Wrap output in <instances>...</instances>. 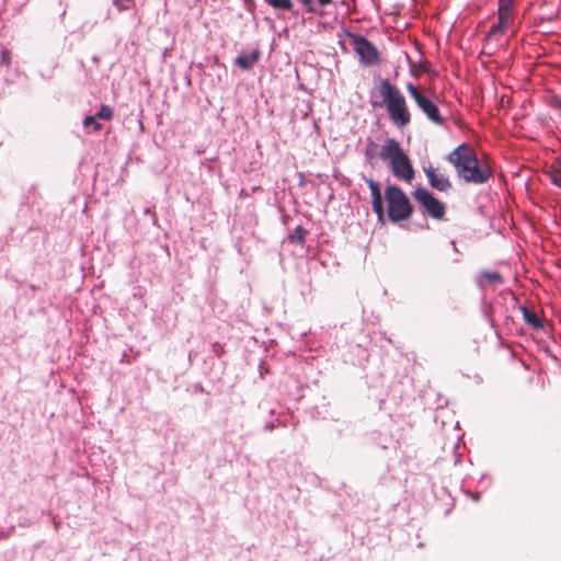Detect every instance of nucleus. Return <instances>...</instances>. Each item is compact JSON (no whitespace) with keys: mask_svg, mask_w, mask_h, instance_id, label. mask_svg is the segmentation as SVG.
Here are the masks:
<instances>
[{"mask_svg":"<svg viewBox=\"0 0 561 561\" xmlns=\"http://www.w3.org/2000/svg\"><path fill=\"white\" fill-rule=\"evenodd\" d=\"M321 7H327L332 3V0H317Z\"/></svg>","mask_w":561,"mask_h":561,"instance_id":"obj_25","label":"nucleus"},{"mask_svg":"<svg viewBox=\"0 0 561 561\" xmlns=\"http://www.w3.org/2000/svg\"><path fill=\"white\" fill-rule=\"evenodd\" d=\"M407 90L430 121L437 125L444 124V119L439 115V110L433 101L423 95L412 83L407 84Z\"/></svg>","mask_w":561,"mask_h":561,"instance_id":"obj_7","label":"nucleus"},{"mask_svg":"<svg viewBox=\"0 0 561 561\" xmlns=\"http://www.w3.org/2000/svg\"><path fill=\"white\" fill-rule=\"evenodd\" d=\"M481 276L486 278L489 282H491L493 284H499V283L503 282V277H502V275L499 272L484 271L481 274Z\"/></svg>","mask_w":561,"mask_h":561,"instance_id":"obj_18","label":"nucleus"},{"mask_svg":"<svg viewBox=\"0 0 561 561\" xmlns=\"http://www.w3.org/2000/svg\"><path fill=\"white\" fill-rule=\"evenodd\" d=\"M422 169L433 188L446 192L451 187L449 179L438 169L434 168L432 163H424Z\"/></svg>","mask_w":561,"mask_h":561,"instance_id":"obj_8","label":"nucleus"},{"mask_svg":"<svg viewBox=\"0 0 561 561\" xmlns=\"http://www.w3.org/2000/svg\"><path fill=\"white\" fill-rule=\"evenodd\" d=\"M260 58V51L253 49L250 53H242L236 59L234 64L242 70H249L257 62Z\"/></svg>","mask_w":561,"mask_h":561,"instance_id":"obj_10","label":"nucleus"},{"mask_svg":"<svg viewBox=\"0 0 561 561\" xmlns=\"http://www.w3.org/2000/svg\"><path fill=\"white\" fill-rule=\"evenodd\" d=\"M113 4L118 11H126L133 7L134 0H113Z\"/></svg>","mask_w":561,"mask_h":561,"instance_id":"obj_19","label":"nucleus"},{"mask_svg":"<svg viewBox=\"0 0 561 561\" xmlns=\"http://www.w3.org/2000/svg\"><path fill=\"white\" fill-rule=\"evenodd\" d=\"M99 119L110 121L113 117V110L107 105H102L94 114Z\"/></svg>","mask_w":561,"mask_h":561,"instance_id":"obj_17","label":"nucleus"},{"mask_svg":"<svg viewBox=\"0 0 561 561\" xmlns=\"http://www.w3.org/2000/svg\"><path fill=\"white\" fill-rule=\"evenodd\" d=\"M274 428V424L273 423H267L264 425V430L265 431H272Z\"/></svg>","mask_w":561,"mask_h":561,"instance_id":"obj_26","label":"nucleus"},{"mask_svg":"<svg viewBox=\"0 0 561 561\" xmlns=\"http://www.w3.org/2000/svg\"><path fill=\"white\" fill-rule=\"evenodd\" d=\"M378 146L374 142V141H369V145L365 151V156L367 159H371L373 157H375L377 153H376V150H377Z\"/></svg>","mask_w":561,"mask_h":561,"instance_id":"obj_21","label":"nucleus"},{"mask_svg":"<svg viewBox=\"0 0 561 561\" xmlns=\"http://www.w3.org/2000/svg\"><path fill=\"white\" fill-rule=\"evenodd\" d=\"M145 214H147V215L151 214L150 208H146Z\"/></svg>","mask_w":561,"mask_h":561,"instance_id":"obj_27","label":"nucleus"},{"mask_svg":"<svg viewBox=\"0 0 561 561\" xmlns=\"http://www.w3.org/2000/svg\"><path fill=\"white\" fill-rule=\"evenodd\" d=\"M96 119H99L95 115L87 116L83 121V126L85 128L92 127L93 131H99L102 128V124H100Z\"/></svg>","mask_w":561,"mask_h":561,"instance_id":"obj_16","label":"nucleus"},{"mask_svg":"<svg viewBox=\"0 0 561 561\" xmlns=\"http://www.w3.org/2000/svg\"><path fill=\"white\" fill-rule=\"evenodd\" d=\"M364 180L370 190L373 210L377 215L378 220L380 222H383L385 221V210H383L380 185L370 178H364Z\"/></svg>","mask_w":561,"mask_h":561,"instance_id":"obj_9","label":"nucleus"},{"mask_svg":"<svg viewBox=\"0 0 561 561\" xmlns=\"http://www.w3.org/2000/svg\"><path fill=\"white\" fill-rule=\"evenodd\" d=\"M499 20L502 24H508L510 26L514 22V8L512 9H497Z\"/></svg>","mask_w":561,"mask_h":561,"instance_id":"obj_14","label":"nucleus"},{"mask_svg":"<svg viewBox=\"0 0 561 561\" xmlns=\"http://www.w3.org/2000/svg\"><path fill=\"white\" fill-rule=\"evenodd\" d=\"M348 38L353 49L358 55L363 65L374 66L380 61L378 48L365 36L350 33Z\"/></svg>","mask_w":561,"mask_h":561,"instance_id":"obj_5","label":"nucleus"},{"mask_svg":"<svg viewBox=\"0 0 561 561\" xmlns=\"http://www.w3.org/2000/svg\"><path fill=\"white\" fill-rule=\"evenodd\" d=\"M515 0H499L497 9H512L514 8Z\"/></svg>","mask_w":561,"mask_h":561,"instance_id":"obj_23","label":"nucleus"},{"mask_svg":"<svg viewBox=\"0 0 561 561\" xmlns=\"http://www.w3.org/2000/svg\"><path fill=\"white\" fill-rule=\"evenodd\" d=\"M378 157L388 162L396 178L411 182L414 178L412 163L394 138H387L378 151Z\"/></svg>","mask_w":561,"mask_h":561,"instance_id":"obj_3","label":"nucleus"},{"mask_svg":"<svg viewBox=\"0 0 561 561\" xmlns=\"http://www.w3.org/2000/svg\"><path fill=\"white\" fill-rule=\"evenodd\" d=\"M446 159L455 167L459 179L466 183L484 184L492 175L490 167L481 163L473 149L467 144L459 145Z\"/></svg>","mask_w":561,"mask_h":561,"instance_id":"obj_1","label":"nucleus"},{"mask_svg":"<svg viewBox=\"0 0 561 561\" xmlns=\"http://www.w3.org/2000/svg\"><path fill=\"white\" fill-rule=\"evenodd\" d=\"M510 27L508 24H502V21L499 20L497 23L493 24L488 33V37L489 38H492V37H495L497 38L499 36H501L502 34H504V32Z\"/></svg>","mask_w":561,"mask_h":561,"instance_id":"obj_15","label":"nucleus"},{"mask_svg":"<svg viewBox=\"0 0 561 561\" xmlns=\"http://www.w3.org/2000/svg\"><path fill=\"white\" fill-rule=\"evenodd\" d=\"M386 199L388 204V217L391 221H402L412 215V205L405 193L399 186H387Z\"/></svg>","mask_w":561,"mask_h":561,"instance_id":"obj_4","label":"nucleus"},{"mask_svg":"<svg viewBox=\"0 0 561 561\" xmlns=\"http://www.w3.org/2000/svg\"><path fill=\"white\" fill-rule=\"evenodd\" d=\"M551 180L554 185L561 187V173L553 174Z\"/></svg>","mask_w":561,"mask_h":561,"instance_id":"obj_24","label":"nucleus"},{"mask_svg":"<svg viewBox=\"0 0 561 561\" xmlns=\"http://www.w3.org/2000/svg\"><path fill=\"white\" fill-rule=\"evenodd\" d=\"M268 5L276 10H293V1L291 0H264Z\"/></svg>","mask_w":561,"mask_h":561,"instance_id":"obj_13","label":"nucleus"},{"mask_svg":"<svg viewBox=\"0 0 561 561\" xmlns=\"http://www.w3.org/2000/svg\"><path fill=\"white\" fill-rule=\"evenodd\" d=\"M378 93L391 122L399 128L407 126L411 122V114L400 89L383 79L378 85Z\"/></svg>","mask_w":561,"mask_h":561,"instance_id":"obj_2","label":"nucleus"},{"mask_svg":"<svg viewBox=\"0 0 561 561\" xmlns=\"http://www.w3.org/2000/svg\"><path fill=\"white\" fill-rule=\"evenodd\" d=\"M415 201L423 207L424 211L434 219H443L445 205L438 201L428 190L419 187L413 192Z\"/></svg>","mask_w":561,"mask_h":561,"instance_id":"obj_6","label":"nucleus"},{"mask_svg":"<svg viewBox=\"0 0 561 561\" xmlns=\"http://www.w3.org/2000/svg\"><path fill=\"white\" fill-rule=\"evenodd\" d=\"M522 313H523L524 321L527 324H529L530 327H533L535 329L541 328V322H540L539 318L530 309H528L527 307L524 306V307H522Z\"/></svg>","mask_w":561,"mask_h":561,"instance_id":"obj_11","label":"nucleus"},{"mask_svg":"<svg viewBox=\"0 0 561 561\" xmlns=\"http://www.w3.org/2000/svg\"><path fill=\"white\" fill-rule=\"evenodd\" d=\"M308 231L302 226H297L294 231L288 236L290 242L304 244Z\"/></svg>","mask_w":561,"mask_h":561,"instance_id":"obj_12","label":"nucleus"},{"mask_svg":"<svg viewBox=\"0 0 561 561\" xmlns=\"http://www.w3.org/2000/svg\"><path fill=\"white\" fill-rule=\"evenodd\" d=\"M0 65L10 67L11 65V53L8 49H3L0 55Z\"/></svg>","mask_w":561,"mask_h":561,"instance_id":"obj_20","label":"nucleus"},{"mask_svg":"<svg viewBox=\"0 0 561 561\" xmlns=\"http://www.w3.org/2000/svg\"><path fill=\"white\" fill-rule=\"evenodd\" d=\"M306 9L308 13H314L316 8L313 4V0H298Z\"/></svg>","mask_w":561,"mask_h":561,"instance_id":"obj_22","label":"nucleus"}]
</instances>
